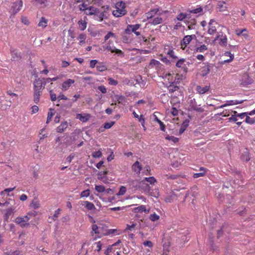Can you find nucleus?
<instances>
[{
  "label": "nucleus",
  "instance_id": "obj_1",
  "mask_svg": "<svg viewBox=\"0 0 255 255\" xmlns=\"http://www.w3.org/2000/svg\"><path fill=\"white\" fill-rule=\"evenodd\" d=\"M45 83L42 82L40 78L36 79L33 82V101L38 104L40 100L42 90L44 89Z\"/></svg>",
  "mask_w": 255,
  "mask_h": 255
},
{
  "label": "nucleus",
  "instance_id": "obj_2",
  "mask_svg": "<svg viewBox=\"0 0 255 255\" xmlns=\"http://www.w3.org/2000/svg\"><path fill=\"white\" fill-rule=\"evenodd\" d=\"M126 13L125 3L123 1L117 2L116 4V9L113 11V15L116 17H120L125 15Z\"/></svg>",
  "mask_w": 255,
  "mask_h": 255
},
{
  "label": "nucleus",
  "instance_id": "obj_3",
  "mask_svg": "<svg viewBox=\"0 0 255 255\" xmlns=\"http://www.w3.org/2000/svg\"><path fill=\"white\" fill-rule=\"evenodd\" d=\"M140 24H128V25L127 28L125 29V33L128 34H130L132 32H133L135 34L136 36H139L140 34V33L139 31H137L140 27Z\"/></svg>",
  "mask_w": 255,
  "mask_h": 255
},
{
  "label": "nucleus",
  "instance_id": "obj_4",
  "mask_svg": "<svg viewBox=\"0 0 255 255\" xmlns=\"http://www.w3.org/2000/svg\"><path fill=\"white\" fill-rule=\"evenodd\" d=\"M194 38H196V36L194 34L185 36L180 41L181 48L184 50Z\"/></svg>",
  "mask_w": 255,
  "mask_h": 255
},
{
  "label": "nucleus",
  "instance_id": "obj_5",
  "mask_svg": "<svg viewBox=\"0 0 255 255\" xmlns=\"http://www.w3.org/2000/svg\"><path fill=\"white\" fill-rule=\"evenodd\" d=\"M219 39V44L222 46L225 47L227 45V37L226 35H223V32H218L216 38H215V40H217Z\"/></svg>",
  "mask_w": 255,
  "mask_h": 255
},
{
  "label": "nucleus",
  "instance_id": "obj_6",
  "mask_svg": "<svg viewBox=\"0 0 255 255\" xmlns=\"http://www.w3.org/2000/svg\"><path fill=\"white\" fill-rule=\"evenodd\" d=\"M30 217H28V215H26L22 217H17L15 220V222L19 225L21 227L23 228L28 225L29 224L27 222L30 220Z\"/></svg>",
  "mask_w": 255,
  "mask_h": 255
},
{
  "label": "nucleus",
  "instance_id": "obj_7",
  "mask_svg": "<svg viewBox=\"0 0 255 255\" xmlns=\"http://www.w3.org/2000/svg\"><path fill=\"white\" fill-rule=\"evenodd\" d=\"M105 50L110 51L111 53H115L118 55L124 56V53L120 49H117L113 45L105 44L103 46Z\"/></svg>",
  "mask_w": 255,
  "mask_h": 255
},
{
  "label": "nucleus",
  "instance_id": "obj_8",
  "mask_svg": "<svg viewBox=\"0 0 255 255\" xmlns=\"http://www.w3.org/2000/svg\"><path fill=\"white\" fill-rule=\"evenodd\" d=\"M218 24L214 19H211L209 22L208 33L210 35H213L217 32L216 25Z\"/></svg>",
  "mask_w": 255,
  "mask_h": 255
},
{
  "label": "nucleus",
  "instance_id": "obj_9",
  "mask_svg": "<svg viewBox=\"0 0 255 255\" xmlns=\"http://www.w3.org/2000/svg\"><path fill=\"white\" fill-rule=\"evenodd\" d=\"M23 5L22 1L21 0L17 1L13 3L10 9L11 12L15 14L18 12L22 8Z\"/></svg>",
  "mask_w": 255,
  "mask_h": 255
},
{
  "label": "nucleus",
  "instance_id": "obj_10",
  "mask_svg": "<svg viewBox=\"0 0 255 255\" xmlns=\"http://www.w3.org/2000/svg\"><path fill=\"white\" fill-rule=\"evenodd\" d=\"M164 53L168 55L170 58L172 59L176 60L177 59V56L175 55V52L173 50L172 47H170L169 46H166L164 48Z\"/></svg>",
  "mask_w": 255,
  "mask_h": 255
},
{
  "label": "nucleus",
  "instance_id": "obj_11",
  "mask_svg": "<svg viewBox=\"0 0 255 255\" xmlns=\"http://www.w3.org/2000/svg\"><path fill=\"white\" fill-rule=\"evenodd\" d=\"M188 64L189 62H186L185 59L182 58L177 61L176 63V66L178 68H181L184 72L186 73L188 71V68L186 64Z\"/></svg>",
  "mask_w": 255,
  "mask_h": 255
},
{
  "label": "nucleus",
  "instance_id": "obj_12",
  "mask_svg": "<svg viewBox=\"0 0 255 255\" xmlns=\"http://www.w3.org/2000/svg\"><path fill=\"white\" fill-rule=\"evenodd\" d=\"M241 84L245 86L250 84L252 83V80L250 78L249 75L245 73L242 75V79L240 80Z\"/></svg>",
  "mask_w": 255,
  "mask_h": 255
},
{
  "label": "nucleus",
  "instance_id": "obj_13",
  "mask_svg": "<svg viewBox=\"0 0 255 255\" xmlns=\"http://www.w3.org/2000/svg\"><path fill=\"white\" fill-rule=\"evenodd\" d=\"M133 212L134 213H142L144 212L145 214H148L149 213V209H146L145 208V206L141 205L139 206L138 207H135L133 209Z\"/></svg>",
  "mask_w": 255,
  "mask_h": 255
},
{
  "label": "nucleus",
  "instance_id": "obj_14",
  "mask_svg": "<svg viewBox=\"0 0 255 255\" xmlns=\"http://www.w3.org/2000/svg\"><path fill=\"white\" fill-rule=\"evenodd\" d=\"M75 80L68 79L67 80L63 82L62 84V89L63 91H67L69 88L71 86V85L75 83Z\"/></svg>",
  "mask_w": 255,
  "mask_h": 255
},
{
  "label": "nucleus",
  "instance_id": "obj_15",
  "mask_svg": "<svg viewBox=\"0 0 255 255\" xmlns=\"http://www.w3.org/2000/svg\"><path fill=\"white\" fill-rule=\"evenodd\" d=\"M204 66L201 67V75L204 77L208 74L210 71V65L208 63H204Z\"/></svg>",
  "mask_w": 255,
  "mask_h": 255
},
{
  "label": "nucleus",
  "instance_id": "obj_16",
  "mask_svg": "<svg viewBox=\"0 0 255 255\" xmlns=\"http://www.w3.org/2000/svg\"><path fill=\"white\" fill-rule=\"evenodd\" d=\"M243 102H244L243 100H241V101H239V100H229V101H226L225 104L221 105L218 108H223L225 107L229 106L236 105L237 104H242L243 103Z\"/></svg>",
  "mask_w": 255,
  "mask_h": 255
},
{
  "label": "nucleus",
  "instance_id": "obj_17",
  "mask_svg": "<svg viewBox=\"0 0 255 255\" xmlns=\"http://www.w3.org/2000/svg\"><path fill=\"white\" fill-rule=\"evenodd\" d=\"M91 118V115L89 114H77L76 115V119H79L83 123L87 122Z\"/></svg>",
  "mask_w": 255,
  "mask_h": 255
},
{
  "label": "nucleus",
  "instance_id": "obj_18",
  "mask_svg": "<svg viewBox=\"0 0 255 255\" xmlns=\"http://www.w3.org/2000/svg\"><path fill=\"white\" fill-rule=\"evenodd\" d=\"M115 98L119 104H121L123 106L128 105V102L127 99L123 95H116Z\"/></svg>",
  "mask_w": 255,
  "mask_h": 255
},
{
  "label": "nucleus",
  "instance_id": "obj_19",
  "mask_svg": "<svg viewBox=\"0 0 255 255\" xmlns=\"http://www.w3.org/2000/svg\"><path fill=\"white\" fill-rule=\"evenodd\" d=\"M99 11V9L93 6H90L87 8L84 13L87 15H96Z\"/></svg>",
  "mask_w": 255,
  "mask_h": 255
},
{
  "label": "nucleus",
  "instance_id": "obj_20",
  "mask_svg": "<svg viewBox=\"0 0 255 255\" xmlns=\"http://www.w3.org/2000/svg\"><path fill=\"white\" fill-rule=\"evenodd\" d=\"M159 11V8H155L151 9L149 11L145 13V16L147 19H151Z\"/></svg>",
  "mask_w": 255,
  "mask_h": 255
},
{
  "label": "nucleus",
  "instance_id": "obj_21",
  "mask_svg": "<svg viewBox=\"0 0 255 255\" xmlns=\"http://www.w3.org/2000/svg\"><path fill=\"white\" fill-rule=\"evenodd\" d=\"M223 56L225 57V60L223 62L224 63H229L233 61L234 58V54H232L229 51L225 52Z\"/></svg>",
  "mask_w": 255,
  "mask_h": 255
},
{
  "label": "nucleus",
  "instance_id": "obj_22",
  "mask_svg": "<svg viewBox=\"0 0 255 255\" xmlns=\"http://www.w3.org/2000/svg\"><path fill=\"white\" fill-rule=\"evenodd\" d=\"M104 245V242L103 241H100L99 242L94 243L92 245V248L94 249L95 252H99L102 250V248Z\"/></svg>",
  "mask_w": 255,
  "mask_h": 255
},
{
  "label": "nucleus",
  "instance_id": "obj_23",
  "mask_svg": "<svg viewBox=\"0 0 255 255\" xmlns=\"http://www.w3.org/2000/svg\"><path fill=\"white\" fill-rule=\"evenodd\" d=\"M210 88V85H206L204 87H202L201 86H197L196 87V91L197 93L200 94H204L209 90Z\"/></svg>",
  "mask_w": 255,
  "mask_h": 255
},
{
  "label": "nucleus",
  "instance_id": "obj_24",
  "mask_svg": "<svg viewBox=\"0 0 255 255\" xmlns=\"http://www.w3.org/2000/svg\"><path fill=\"white\" fill-rule=\"evenodd\" d=\"M132 115L134 118L137 119L138 121L141 123V126L143 128L144 130H146V128L145 127V119L143 118V116L142 115L140 116H138L135 111H133L132 113Z\"/></svg>",
  "mask_w": 255,
  "mask_h": 255
},
{
  "label": "nucleus",
  "instance_id": "obj_25",
  "mask_svg": "<svg viewBox=\"0 0 255 255\" xmlns=\"http://www.w3.org/2000/svg\"><path fill=\"white\" fill-rule=\"evenodd\" d=\"M235 33L238 36H240L242 35L245 38H247L249 36L248 31L246 28H238L235 30Z\"/></svg>",
  "mask_w": 255,
  "mask_h": 255
},
{
  "label": "nucleus",
  "instance_id": "obj_26",
  "mask_svg": "<svg viewBox=\"0 0 255 255\" xmlns=\"http://www.w3.org/2000/svg\"><path fill=\"white\" fill-rule=\"evenodd\" d=\"M146 181L148 183H149L151 185H153L155 182H156V179L152 176L149 177H145L144 179L140 182V185H142L145 184V182Z\"/></svg>",
  "mask_w": 255,
  "mask_h": 255
},
{
  "label": "nucleus",
  "instance_id": "obj_27",
  "mask_svg": "<svg viewBox=\"0 0 255 255\" xmlns=\"http://www.w3.org/2000/svg\"><path fill=\"white\" fill-rule=\"evenodd\" d=\"M132 170L139 174L142 169V166L138 161H136L131 166Z\"/></svg>",
  "mask_w": 255,
  "mask_h": 255
},
{
  "label": "nucleus",
  "instance_id": "obj_28",
  "mask_svg": "<svg viewBox=\"0 0 255 255\" xmlns=\"http://www.w3.org/2000/svg\"><path fill=\"white\" fill-rule=\"evenodd\" d=\"M190 108L191 110L200 113H203L204 111V109L202 107H201L200 105H197L196 104L190 105Z\"/></svg>",
  "mask_w": 255,
  "mask_h": 255
},
{
  "label": "nucleus",
  "instance_id": "obj_29",
  "mask_svg": "<svg viewBox=\"0 0 255 255\" xmlns=\"http://www.w3.org/2000/svg\"><path fill=\"white\" fill-rule=\"evenodd\" d=\"M68 127V123L67 122H62L59 126L56 128V131L59 133L63 132Z\"/></svg>",
  "mask_w": 255,
  "mask_h": 255
},
{
  "label": "nucleus",
  "instance_id": "obj_30",
  "mask_svg": "<svg viewBox=\"0 0 255 255\" xmlns=\"http://www.w3.org/2000/svg\"><path fill=\"white\" fill-rule=\"evenodd\" d=\"M199 170H200V172L194 174L193 177L194 178H198L200 177L204 176L205 175V174L207 171V169L205 168L204 167H202L200 168Z\"/></svg>",
  "mask_w": 255,
  "mask_h": 255
},
{
  "label": "nucleus",
  "instance_id": "obj_31",
  "mask_svg": "<svg viewBox=\"0 0 255 255\" xmlns=\"http://www.w3.org/2000/svg\"><path fill=\"white\" fill-rule=\"evenodd\" d=\"M161 15V13H159V15ZM162 22H163V19L160 16H158L153 18L152 19V21L149 22V23H150L151 24H152L154 25L161 24Z\"/></svg>",
  "mask_w": 255,
  "mask_h": 255
},
{
  "label": "nucleus",
  "instance_id": "obj_32",
  "mask_svg": "<svg viewBox=\"0 0 255 255\" xmlns=\"http://www.w3.org/2000/svg\"><path fill=\"white\" fill-rule=\"evenodd\" d=\"M48 20L44 17H42L38 24L39 27H42V28H45L47 25Z\"/></svg>",
  "mask_w": 255,
  "mask_h": 255
},
{
  "label": "nucleus",
  "instance_id": "obj_33",
  "mask_svg": "<svg viewBox=\"0 0 255 255\" xmlns=\"http://www.w3.org/2000/svg\"><path fill=\"white\" fill-rule=\"evenodd\" d=\"M61 211L60 209H58L55 211V213L54 215L52 217H49V221L48 222L49 223H51L52 221H55L57 220V218H58L59 215L60 214Z\"/></svg>",
  "mask_w": 255,
  "mask_h": 255
},
{
  "label": "nucleus",
  "instance_id": "obj_34",
  "mask_svg": "<svg viewBox=\"0 0 255 255\" xmlns=\"http://www.w3.org/2000/svg\"><path fill=\"white\" fill-rule=\"evenodd\" d=\"M183 78L184 76L182 74H176L174 79V84L180 83L182 81Z\"/></svg>",
  "mask_w": 255,
  "mask_h": 255
},
{
  "label": "nucleus",
  "instance_id": "obj_35",
  "mask_svg": "<svg viewBox=\"0 0 255 255\" xmlns=\"http://www.w3.org/2000/svg\"><path fill=\"white\" fill-rule=\"evenodd\" d=\"M55 114V110L53 109H50L47 115L46 124L49 123L52 120L53 116Z\"/></svg>",
  "mask_w": 255,
  "mask_h": 255
},
{
  "label": "nucleus",
  "instance_id": "obj_36",
  "mask_svg": "<svg viewBox=\"0 0 255 255\" xmlns=\"http://www.w3.org/2000/svg\"><path fill=\"white\" fill-rule=\"evenodd\" d=\"M164 78L167 79L169 83L171 84H174V74L171 73L166 74L164 76Z\"/></svg>",
  "mask_w": 255,
  "mask_h": 255
},
{
  "label": "nucleus",
  "instance_id": "obj_37",
  "mask_svg": "<svg viewBox=\"0 0 255 255\" xmlns=\"http://www.w3.org/2000/svg\"><path fill=\"white\" fill-rule=\"evenodd\" d=\"M105 255H115V250L112 246H109L104 252Z\"/></svg>",
  "mask_w": 255,
  "mask_h": 255
},
{
  "label": "nucleus",
  "instance_id": "obj_38",
  "mask_svg": "<svg viewBox=\"0 0 255 255\" xmlns=\"http://www.w3.org/2000/svg\"><path fill=\"white\" fill-rule=\"evenodd\" d=\"M104 14L103 12H101L99 10L98 12L94 15V19L96 20L102 21L104 19Z\"/></svg>",
  "mask_w": 255,
  "mask_h": 255
},
{
  "label": "nucleus",
  "instance_id": "obj_39",
  "mask_svg": "<svg viewBox=\"0 0 255 255\" xmlns=\"http://www.w3.org/2000/svg\"><path fill=\"white\" fill-rule=\"evenodd\" d=\"M187 17V14L186 13L180 12L178 14L176 17V19L179 21H183Z\"/></svg>",
  "mask_w": 255,
  "mask_h": 255
},
{
  "label": "nucleus",
  "instance_id": "obj_40",
  "mask_svg": "<svg viewBox=\"0 0 255 255\" xmlns=\"http://www.w3.org/2000/svg\"><path fill=\"white\" fill-rule=\"evenodd\" d=\"M168 91L170 93H173L175 91L179 90V87L175 85L174 84H171L168 87Z\"/></svg>",
  "mask_w": 255,
  "mask_h": 255
},
{
  "label": "nucleus",
  "instance_id": "obj_41",
  "mask_svg": "<svg viewBox=\"0 0 255 255\" xmlns=\"http://www.w3.org/2000/svg\"><path fill=\"white\" fill-rule=\"evenodd\" d=\"M207 49L208 48L207 45L205 44H203L199 47H196L195 49V51L196 52L203 53L205 50H207Z\"/></svg>",
  "mask_w": 255,
  "mask_h": 255
},
{
  "label": "nucleus",
  "instance_id": "obj_42",
  "mask_svg": "<svg viewBox=\"0 0 255 255\" xmlns=\"http://www.w3.org/2000/svg\"><path fill=\"white\" fill-rule=\"evenodd\" d=\"M78 23L79 28L81 30L83 31L86 28L87 22L85 21L81 20L78 21Z\"/></svg>",
  "mask_w": 255,
  "mask_h": 255
},
{
  "label": "nucleus",
  "instance_id": "obj_43",
  "mask_svg": "<svg viewBox=\"0 0 255 255\" xmlns=\"http://www.w3.org/2000/svg\"><path fill=\"white\" fill-rule=\"evenodd\" d=\"M96 68L99 72H103L107 69L106 66L102 63H99V64L96 66Z\"/></svg>",
  "mask_w": 255,
  "mask_h": 255
},
{
  "label": "nucleus",
  "instance_id": "obj_44",
  "mask_svg": "<svg viewBox=\"0 0 255 255\" xmlns=\"http://www.w3.org/2000/svg\"><path fill=\"white\" fill-rule=\"evenodd\" d=\"M165 138L167 140L171 141L174 143H177L179 141V138L174 136H170L169 135H167L165 136Z\"/></svg>",
  "mask_w": 255,
  "mask_h": 255
},
{
  "label": "nucleus",
  "instance_id": "obj_45",
  "mask_svg": "<svg viewBox=\"0 0 255 255\" xmlns=\"http://www.w3.org/2000/svg\"><path fill=\"white\" fill-rule=\"evenodd\" d=\"M225 2L224 1H219L217 4L218 8L220 11H224L226 8L225 6Z\"/></svg>",
  "mask_w": 255,
  "mask_h": 255
},
{
  "label": "nucleus",
  "instance_id": "obj_46",
  "mask_svg": "<svg viewBox=\"0 0 255 255\" xmlns=\"http://www.w3.org/2000/svg\"><path fill=\"white\" fill-rule=\"evenodd\" d=\"M13 213V209L9 208L6 210V212L4 216V219L5 220L7 221L9 219V216Z\"/></svg>",
  "mask_w": 255,
  "mask_h": 255
},
{
  "label": "nucleus",
  "instance_id": "obj_47",
  "mask_svg": "<svg viewBox=\"0 0 255 255\" xmlns=\"http://www.w3.org/2000/svg\"><path fill=\"white\" fill-rule=\"evenodd\" d=\"M86 203V205L85 207L88 210H93L96 209L95 206L94 204L90 202L87 201Z\"/></svg>",
  "mask_w": 255,
  "mask_h": 255
},
{
  "label": "nucleus",
  "instance_id": "obj_48",
  "mask_svg": "<svg viewBox=\"0 0 255 255\" xmlns=\"http://www.w3.org/2000/svg\"><path fill=\"white\" fill-rule=\"evenodd\" d=\"M40 202L38 201L33 200L30 204V207L34 209H37L40 207Z\"/></svg>",
  "mask_w": 255,
  "mask_h": 255
},
{
  "label": "nucleus",
  "instance_id": "obj_49",
  "mask_svg": "<svg viewBox=\"0 0 255 255\" xmlns=\"http://www.w3.org/2000/svg\"><path fill=\"white\" fill-rule=\"evenodd\" d=\"M155 121L157 122L160 125V128L162 131H164L165 129V126L158 118L155 116Z\"/></svg>",
  "mask_w": 255,
  "mask_h": 255
},
{
  "label": "nucleus",
  "instance_id": "obj_50",
  "mask_svg": "<svg viewBox=\"0 0 255 255\" xmlns=\"http://www.w3.org/2000/svg\"><path fill=\"white\" fill-rule=\"evenodd\" d=\"M86 38V34L84 33H81L78 36V39L79 40V44L81 45L85 42V39Z\"/></svg>",
  "mask_w": 255,
  "mask_h": 255
},
{
  "label": "nucleus",
  "instance_id": "obj_51",
  "mask_svg": "<svg viewBox=\"0 0 255 255\" xmlns=\"http://www.w3.org/2000/svg\"><path fill=\"white\" fill-rule=\"evenodd\" d=\"M116 38V34L112 32H109L105 36L104 40L105 41H108L110 38Z\"/></svg>",
  "mask_w": 255,
  "mask_h": 255
},
{
  "label": "nucleus",
  "instance_id": "obj_52",
  "mask_svg": "<svg viewBox=\"0 0 255 255\" xmlns=\"http://www.w3.org/2000/svg\"><path fill=\"white\" fill-rule=\"evenodd\" d=\"M160 64V63L158 61L155 59H152L150 62L149 66L151 67H154V66L155 67H157Z\"/></svg>",
  "mask_w": 255,
  "mask_h": 255
},
{
  "label": "nucleus",
  "instance_id": "obj_53",
  "mask_svg": "<svg viewBox=\"0 0 255 255\" xmlns=\"http://www.w3.org/2000/svg\"><path fill=\"white\" fill-rule=\"evenodd\" d=\"M186 23L188 25V29H192L194 28L193 26L196 24V20L195 19H193L191 21H187Z\"/></svg>",
  "mask_w": 255,
  "mask_h": 255
},
{
  "label": "nucleus",
  "instance_id": "obj_54",
  "mask_svg": "<svg viewBox=\"0 0 255 255\" xmlns=\"http://www.w3.org/2000/svg\"><path fill=\"white\" fill-rule=\"evenodd\" d=\"M90 190L89 189L85 190L82 191L80 194V197H88L90 196Z\"/></svg>",
  "mask_w": 255,
  "mask_h": 255
},
{
  "label": "nucleus",
  "instance_id": "obj_55",
  "mask_svg": "<svg viewBox=\"0 0 255 255\" xmlns=\"http://www.w3.org/2000/svg\"><path fill=\"white\" fill-rule=\"evenodd\" d=\"M127 191V188L124 186H122L119 190V192L117 194L118 196L124 195Z\"/></svg>",
  "mask_w": 255,
  "mask_h": 255
},
{
  "label": "nucleus",
  "instance_id": "obj_56",
  "mask_svg": "<svg viewBox=\"0 0 255 255\" xmlns=\"http://www.w3.org/2000/svg\"><path fill=\"white\" fill-rule=\"evenodd\" d=\"M159 219V216L155 213L151 214L149 216V219L152 222L157 221Z\"/></svg>",
  "mask_w": 255,
  "mask_h": 255
},
{
  "label": "nucleus",
  "instance_id": "obj_57",
  "mask_svg": "<svg viewBox=\"0 0 255 255\" xmlns=\"http://www.w3.org/2000/svg\"><path fill=\"white\" fill-rule=\"evenodd\" d=\"M95 190L99 193H103L105 191V187L103 185H96Z\"/></svg>",
  "mask_w": 255,
  "mask_h": 255
},
{
  "label": "nucleus",
  "instance_id": "obj_58",
  "mask_svg": "<svg viewBox=\"0 0 255 255\" xmlns=\"http://www.w3.org/2000/svg\"><path fill=\"white\" fill-rule=\"evenodd\" d=\"M246 123L249 124L250 125H253L255 124V120L253 118H250L249 116H246V120H245Z\"/></svg>",
  "mask_w": 255,
  "mask_h": 255
},
{
  "label": "nucleus",
  "instance_id": "obj_59",
  "mask_svg": "<svg viewBox=\"0 0 255 255\" xmlns=\"http://www.w3.org/2000/svg\"><path fill=\"white\" fill-rule=\"evenodd\" d=\"M136 225V224L133 223H132L131 225L128 224L127 225V227L125 229V231H133Z\"/></svg>",
  "mask_w": 255,
  "mask_h": 255
},
{
  "label": "nucleus",
  "instance_id": "obj_60",
  "mask_svg": "<svg viewBox=\"0 0 255 255\" xmlns=\"http://www.w3.org/2000/svg\"><path fill=\"white\" fill-rule=\"evenodd\" d=\"M232 112L234 113V115H232L229 119V121L236 122L238 121L237 116V112L234 111H232Z\"/></svg>",
  "mask_w": 255,
  "mask_h": 255
},
{
  "label": "nucleus",
  "instance_id": "obj_61",
  "mask_svg": "<svg viewBox=\"0 0 255 255\" xmlns=\"http://www.w3.org/2000/svg\"><path fill=\"white\" fill-rule=\"evenodd\" d=\"M118 232V231L117 229H110L107 231L106 235L119 234L120 233Z\"/></svg>",
  "mask_w": 255,
  "mask_h": 255
},
{
  "label": "nucleus",
  "instance_id": "obj_62",
  "mask_svg": "<svg viewBox=\"0 0 255 255\" xmlns=\"http://www.w3.org/2000/svg\"><path fill=\"white\" fill-rule=\"evenodd\" d=\"M92 155L94 158H99L102 157V152L99 150L97 151H95L92 153Z\"/></svg>",
  "mask_w": 255,
  "mask_h": 255
},
{
  "label": "nucleus",
  "instance_id": "obj_63",
  "mask_svg": "<svg viewBox=\"0 0 255 255\" xmlns=\"http://www.w3.org/2000/svg\"><path fill=\"white\" fill-rule=\"evenodd\" d=\"M115 124L114 122H111L109 123H105L104 125V129H109Z\"/></svg>",
  "mask_w": 255,
  "mask_h": 255
},
{
  "label": "nucleus",
  "instance_id": "obj_64",
  "mask_svg": "<svg viewBox=\"0 0 255 255\" xmlns=\"http://www.w3.org/2000/svg\"><path fill=\"white\" fill-rule=\"evenodd\" d=\"M78 7H79L80 10L83 11L84 12L85 11V10H86V9L88 7L87 4H86L85 3H83L81 4H79Z\"/></svg>",
  "mask_w": 255,
  "mask_h": 255
}]
</instances>
